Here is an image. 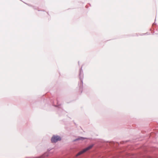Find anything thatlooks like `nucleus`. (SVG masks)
<instances>
[{"instance_id":"obj_1","label":"nucleus","mask_w":158,"mask_h":158,"mask_svg":"<svg viewBox=\"0 0 158 158\" xmlns=\"http://www.w3.org/2000/svg\"><path fill=\"white\" fill-rule=\"evenodd\" d=\"M93 146V145H90L88 147L83 149L82 150L80 151L77 154H76V156H78L81 155V154H83V153L86 152V151L90 149Z\"/></svg>"},{"instance_id":"obj_2","label":"nucleus","mask_w":158,"mask_h":158,"mask_svg":"<svg viewBox=\"0 0 158 158\" xmlns=\"http://www.w3.org/2000/svg\"><path fill=\"white\" fill-rule=\"evenodd\" d=\"M61 139V138L58 136H53L51 138V141L52 143H56L58 141Z\"/></svg>"}]
</instances>
